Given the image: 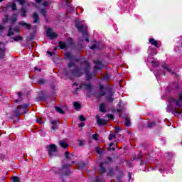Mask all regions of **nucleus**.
Instances as JSON below:
<instances>
[{"label":"nucleus","instance_id":"obj_1","mask_svg":"<svg viewBox=\"0 0 182 182\" xmlns=\"http://www.w3.org/2000/svg\"><path fill=\"white\" fill-rule=\"evenodd\" d=\"M82 65L83 66L82 68H76L71 71L72 76L79 77L80 76H82L83 73H85L87 76V80H90V79H92V74L89 73L90 70V63H89L87 61H84Z\"/></svg>","mask_w":182,"mask_h":182},{"label":"nucleus","instance_id":"obj_2","mask_svg":"<svg viewBox=\"0 0 182 182\" xmlns=\"http://www.w3.org/2000/svg\"><path fill=\"white\" fill-rule=\"evenodd\" d=\"M28 106L27 104H25L17 107L14 110V114H16V116H21V114H23V113H28Z\"/></svg>","mask_w":182,"mask_h":182},{"label":"nucleus","instance_id":"obj_3","mask_svg":"<svg viewBox=\"0 0 182 182\" xmlns=\"http://www.w3.org/2000/svg\"><path fill=\"white\" fill-rule=\"evenodd\" d=\"M73 45V40L72 38L68 39V44L63 41H59L58 46L60 49H68L69 46H72Z\"/></svg>","mask_w":182,"mask_h":182},{"label":"nucleus","instance_id":"obj_4","mask_svg":"<svg viewBox=\"0 0 182 182\" xmlns=\"http://www.w3.org/2000/svg\"><path fill=\"white\" fill-rule=\"evenodd\" d=\"M75 28H77V29H78V32H80L81 33H82V35H85V33H87V26H83V24L76 23Z\"/></svg>","mask_w":182,"mask_h":182},{"label":"nucleus","instance_id":"obj_5","mask_svg":"<svg viewBox=\"0 0 182 182\" xmlns=\"http://www.w3.org/2000/svg\"><path fill=\"white\" fill-rule=\"evenodd\" d=\"M47 149H48V151L50 157H52V156H53V153H56L58 150V146H56V145L53 144H51L47 146Z\"/></svg>","mask_w":182,"mask_h":182},{"label":"nucleus","instance_id":"obj_6","mask_svg":"<svg viewBox=\"0 0 182 182\" xmlns=\"http://www.w3.org/2000/svg\"><path fill=\"white\" fill-rule=\"evenodd\" d=\"M80 89H82V90H87L88 92H92V84H87L85 82H82L80 85Z\"/></svg>","mask_w":182,"mask_h":182},{"label":"nucleus","instance_id":"obj_7","mask_svg":"<svg viewBox=\"0 0 182 182\" xmlns=\"http://www.w3.org/2000/svg\"><path fill=\"white\" fill-rule=\"evenodd\" d=\"M47 36L49 39H56L58 38V33H52V28H49L47 29Z\"/></svg>","mask_w":182,"mask_h":182},{"label":"nucleus","instance_id":"obj_8","mask_svg":"<svg viewBox=\"0 0 182 182\" xmlns=\"http://www.w3.org/2000/svg\"><path fill=\"white\" fill-rule=\"evenodd\" d=\"M105 166H109V162H101L100 163V174L102 176V174H105L106 173V168H105Z\"/></svg>","mask_w":182,"mask_h":182},{"label":"nucleus","instance_id":"obj_9","mask_svg":"<svg viewBox=\"0 0 182 182\" xmlns=\"http://www.w3.org/2000/svg\"><path fill=\"white\" fill-rule=\"evenodd\" d=\"M1 45H4V43L0 41V60H4V58H5L6 48L5 47L1 48Z\"/></svg>","mask_w":182,"mask_h":182},{"label":"nucleus","instance_id":"obj_10","mask_svg":"<svg viewBox=\"0 0 182 182\" xmlns=\"http://www.w3.org/2000/svg\"><path fill=\"white\" fill-rule=\"evenodd\" d=\"M97 119V123L99 124V126H103L105 124H107V121H106L105 119H100V117L99 115L96 116Z\"/></svg>","mask_w":182,"mask_h":182},{"label":"nucleus","instance_id":"obj_11","mask_svg":"<svg viewBox=\"0 0 182 182\" xmlns=\"http://www.w3.org/2000/svg\"><path fill=\"white\" fill-rule=\"evenodd\" d=\"M149 43L155 46V48H160L161 44H159V41H156L154 38H149Z\"/></svg>","mask_w":182,"mask_h":182},{"label":"nucleus","instance_id":"obj_12","mask_svg":"<svg viewBox=\"0 0 182 182\" xmlns=\"http://www.w3.org/2000/svg\"><path fill=\"white\" fill-rule=\"evenodd\" d=\"M14 32H16L17 33H19V29H18V28L14 29L11 27H10L9 28V32H8L7 36H9V37L14 36V35H15V33H14Z\"/></svg>","mask_w":182,"mask_h":182},{"label":"nucleus","instance_id":"obj_13","mask_svg":"<svg viewBox=\"0 0 182 182\" xmlns=\"http://www.w3.org/2000/svg\"><path fill=\"white\" fill-rule=\"evenodd\" d=\"M18 21V14H14L9 18L10 23L14 25Z\"/></svg>","mask_w":182,"mask_h":182},{"label":"nucleus","instance_id":"obj_14","mask_svg":"<svg viewBox=\"0 0 182 182\" xmlns=\"http://www.w3.org/2000/svg\"><path fill=\"white\" fill-rule=\"evenodd\" d=\"M94 63L95 64V69H103V64L101 61L97 60L94 61Z\"/></svg>","mask_w":182,"mask_h":182},{"label":"nucleus","instance_id":"obj_15","mask_svg":"<svg viewBox=\"0 0 182 182\" xmlns=\"http://www.w3.org/2000/svg\"><path fill=\"white\" fill-rule=\"evenodd\" d=\"M59 144L63 149H68V147L69 146L68 143H66V141H63V140L60 141Z\"/></svg>","mask_w":182,"mask_h":182},{"label":"nucleus","instance_id":"obj_16","mask_svg":"<svg viewBox=\"0 0 182 182\" xmlns=\"http://www.w3.org/2000/svg\"><path fill=\"white\" fill-rule=\"evenodd\" d=\"M18 25H21V26H25L26 29H28V31L31 30V26H30V24H28L27 23L21 21L18 23Z\"/></svg>","mask_w":182,"mask_h":182},{"label":"nucleus","instance_id":"obj_17","mask_svg":"<svg viewBox=\"0 0 182 182\" xmlns=\"http://www.w3.org/2000/svg\"><path fill=\"white\" fill-rule=\"evenodd\" d=\"M33 23H38V22H39V16L38 15L37 13H34L33 15Z\"/></svg>","mask_w":182,"mask_h":182},{"label":"nucleus","instance_id":"obj_18","mask_svg":"<svg viewBox=\"0 0 182 182\" xmlns=\"http://www.w3.org/2000/svg\"><path fill=\"white\" fill-rule=\"evenodd\" d=\"M103 89H105V87L102 85H100V90L102 92L98 95V97H102V96H105L106 95V92L103 91Z\"/></svg>","mask_w":182,"mask_h":182},{"label":"nucleus","instance_id":"obj_19","mask_svg":"<svg viewBox=\"0 0 182 182\" xmlns=\"http://www.w3.org/2000/svg\"><path fill=\"white\" fill-rule=\"evenodd\" d=\"M100 111H101L102 113H106V105L104 103L100 105Z\"/></svg>","mask_w":182,"mask_h":182},{"label":"nucleus","instance_id":"obj_20","mask_svg":"<svg viewBox=\"0 0 182 182\" xmlns=\"http://www.w3.org/2000/svg\"><path fill=\"white\" fill-rule=\"evenodd\" d=\"M163 69L164 70H166V72H168L169 73H173V71H171V68L167 66V64L162 65Z\"/></svg>","mask_w":182,"mask_h":182},{"label":"nucleus","instance_id":"obj_21","mask_svg":"<svg viewBox=\"0 0 182 182\" xmlns=\"http://www.w3.org/2000/svg\"><path fill=\"white\" fill-rule=\"evenodd\" d=\"M155 126H156V122L154 121L148 122L147 124V127H149V129H153V127H155Z\"/></svg>","mask_w":182,"mask_h":182},{"label":"nucleus","instance_id":"obj_22","mask_svg":"<svg viewBox=\"0 0 182 182\" xmlns=\"http://www.w3.org/2000/svg\"><path fill=\"white\" fill-rule=\"evenodd\" d=\"M73 106L76 110H79V109L82 107V105H80V104L78 102H75L73 103Z\"/></svg>","mask_w":182,"mask_h":182},{"label":"nucleus","instance_id":"obj_23","mask_svg":"<svg viewBox=\"0 0 182 182\" xmlns=\"http://www.w3.org/2000/svg\"><path fill=\"white\" fill-rule=\"evenodd\" d=\"M65 154V158L67 159V160H70V159H72V157H73V154H70L69 151H66Z\"/></svg>","mask_w":182,"mask_h":182},{"label":"nucleus","instance_id":"obj_24","mask_svg":"<svg viewBox=\"0 0 182 182\" xmlns=\"http://www.w3.org/2000/svg\"><path fill=\"white\" fill-rule=\"evenodd\" d=\"M55 110L60 114H65V111H63V109H62V108H60L59 107H55Z\"/></svg>","mask_w":182,"mask_h":182},{"label":"nucleus","instance_id":"obj_25","mask_svg":"<svg viewBox=\"0 0 182 182\" xmlns=\"http://www.w3.org/2000/svg\"><path fill=\"white\" fill-rule=\"evenodd\" d=\"M70 167H72V165L70 164H67L62 166L61 170L63 171V170H66V168H70Z\"/></svg>","mask_w":182,"mask_h":182},{"label":"nucleus","instance_id":"obj_26","mask_svg":"<svg viewBox=\"0 0 182 182\" xmlns=\"http://www.w3.org/2000/svg\"><path fill=\"white\" fill-rule=\"evenodd\" d=\"M3 23H6L9 21V16L8 14L5 15V18L2 19Z\"/></svg>","mask_w":182,"mask_h":182},{"label":"nucleus","instance_id":"obj_27","mask_svg":"<svg viewBox=\"0 0 182 182\" xmlns=\"http://www.w3.org/2000/svg\"><path fill=\"white\" fill-rule=\"evenodd\" d=\"M71 173L72 172L70 171V170H67L65 173H62V177H65V176L68 177Z\"/></svg>","mask_w":182,"mask_h":182},{"label":"nucleus","instance_id":"obj_28","mask_svg":"<svg viewBox=\"0 0 182 182\" xmlns=\"http://www.w3.org/2000/svg\"><path fill=\"white\" fill-rule=\"evenodd\" d=\"M13 39L14 42H19V41H23V38H22L21 36H17V37H13Z\"/></svg>","mask_w":182,"mask_h":182},{"label":"nucleus","instance_id":"obj_29","mask_svg":"<svg viewBox=\"0 0 182 182\" xmlns=\"http://www.w3.org/2000/svg\"><path fill=\"white\" fill-rule=\"evenodd\" d=\"M114 139H116V134H110L108 137V140L112 141V140H114Z\"/></svg>","mask_w":182,"mask_h":182},{"label":"nucleus","instance_id":"obj_30","mask_svg":"<svg viewBox=\"0 0 182 182\" xmlns=\"http://www.w3.org/2000/svg\"><path fill=\"white\" fill-rule=\"evenodd\" d=\"M65 57L67 58V59H73V55H72L69 52L65 53Z\"/></svg>","mask_w":182,"mask_h":182},{"label":"nucleus","instance_id":"obj_31","mask_svg":"<svg viewBox=\"0 0 182 182\" xmlns=\"http://www.w3.org/2000/svg\"><path fill=\"white\" fill-rule=\"evenodd\" d=\"M83 36L85 39V41L87 43H89V34H87V33H84Z\"/></svg>","mask_w":182,"mask_h":182},{"label":"nucleus","instance_id":"obj_32","mask_svg":"<svg viewBox=\"0 0 182 182\" xmlns=\"http://www.w3.org/2000/svg\"><path fill=\"white\" fill-rule=\"evenodd\" d=\"M125 126H130V119H129L128 117L125 118V123H124Z\"/></svg>","mask_w":182,"mask_h":182},{"label":"nucleus","instance_id":"obj_33","mask_svg":"<svg viewBox=\"0 0 182 182\" xmlns=\"http://www.w3.org/2000/svg\"><path fill=\"white\" fill-rule=\"evenodd\" d=\"M93 140L97 141L99 140V134H94L92 135Z\"/></svg>","mask_w":182,"mask_h":182},{"label":"nucleus","instance_id":"obj_34","mask_svg":"<svg viewBox=\"0 0 182 182\" xmlns=\"http://www.w3.org/2000/svg\"><path fill=\"white\" fill-rule=\"evenodd\" d=\"M11 179L13 182H19V178L18 176H13Z\"/></svg>","mask_w":182,"mask_h":182},{"label":"nucleus","instance_id":"obj_35","mask_svg":"<svg viewBox=\"0 0 182 182\" xmlns=\"http://www.w3.org/2000/svg\"><path fill=\"white\" fill-rule=\"evenodd\" d=\"M46 83V80L40 79L38 80V85H45Z\"/></svg>","mask_w":182,"mask_h":182},{"label":"nucleus","instance_id":"obj_36","mask_svg":"<svg viewBox=\"0 0 182 182\" xmlns=\"http://www.w3.org/2000/svg\"><path fill=\"white\" fill-rule=\"evenodd\" d=\"M51 124L54 125V126H58V124H59V120H53V121H51Z\"/></svg>","mask_w":182,"mask_h":182},{"label":"nucleus","instance_id":"obj_37","mask_svg":"<svg viewBox=\"0 0 182 182\" xmlns=\"http://www.w3.org/2000/svg\"><path fill=\"white\" fill-rule=\"evenodd\" d=\"M106 99L108 100L110 103H113V100H114V99L112 97V95L106 97Z\"/></svg>","mask_w":182,"mask_h":182},{"label":"nucleus","instance_id":"obj_38","mask_svg":"<svg viewBox=\"0 0 182 182\" xmlns=\"http://www.w3.org/2000/svg\"><path fill=\"white\" fill-rule=\"evenodd\" d=\"M113 174H114L113 169L112 168H109V171L107 172V175L108 176H113Z\"/></svg>","mask_w":182,"mask_h":182},{"label":"nucleus","instance_id":"obj_39","mask_svg":"<svg viewBox=\"0 0 182 182\" xmlns=\"http://www.w3.org/2000/svg\"><path fill=\"white\" fill-rule=\"evenodd\" d=\"M151 63L152 65H154V66H159V62H157V60H153L151 62Z\"/></svg>","mask_w":182,"mask_h":182},{"label":"nucleus","instance_id":"obj_40","mask_svg":"<svg viewBox=\"0 0 182 182\" xmlns=\"http://www.w3.org/2000/svg\"><path fill=\"white\" fill-rule=\"evenodd\" d=\"M79 120H80V122H86V118H85V117H84L83 115H80V116L79 117Z\"/></svg>","mask_w":182,"mask_h":182},{"label":"nucleus","instance_id":"obj_41","mask_svg":"<svg viewBox=\"0 0 182 182\" xmlns=\"http://www.w3.org/2000/svg\"><path fill=\"white\" fill-rule=\"evenodd\" d=\"M41 15H43V16H46V10L45 9H41Z\"/></svg>","mask_w":182,"mask_h":182},{"label":"nucleus","instance_id":"obj_42","mask_svg":"<svg viewBox=\"0 0 182 182\" xmlns=\"http://www.w3.org/2000/svg\"><path fill=\"white\" fill-rule=\"evenodd\" d=\"M12 11H16V4L14 3L11 5Z\"/></svg>","mask_w":182,"mask_h":182},{"label":"nucleus","instance_id":"obj_43","mask_svg":"<svg viewBox=\"0 0 182 182\" xmlns=\"http://www.w3.org/2000/svg\"><path fill=\"white\" fill-rule=\"evenodd\" d=\"M107 116L111 120H113V119H114V117L113 116V114H107Z\"/></svg>","mask_w":182,"mask_h":182},{"label":"nucleus","instance_id":"obj_44","mask_svg":"<svg viewBox=\"0 0 182 182\" xmlns=\"http://www.w3.org/2000/svg\"><path fill=\"white\" fill-rule=\"evenodd\" d=\"M68 68H75V63L70 62V63L68 64Z\"/></svg>","mask_w":182,"mask_h":182},{"label":"nucleus","instance_id":"obj_45","mask_svg":"<svg viewBox=\"0 0 182 182\" xmlns=\"http://www.w3.org/2000/svg\"><path fill=\"white\" fill-rule=\"evenodd\" d=\"M122 131V129L120 127H117L115 129V133L117 134V133H120V132Z\"/></svg>","mask_w":182,"mask_h":182},{"label":"nucleus","instance_id":"obj_46","mask_svg":"<svg viewBox=\"0 0 182 182\" xmlns=\"http://www.w3.org/2000/svg\"><path fill=\"white\" fill-rule=\"evenodd\" d=\"M5 31V26L0 25V32H4Z\"/></svg>","mask_w":182,"mask_h":182},{"label":"nucleus","instance_id":"obj_47","mask_svg":"<svg viewBox=\"0 0 182 182\" xmlns=\"http://www.w3.org/2000/svg\"><path fill=\"white\" fill-rule=\"evenodd\" d=\"M20 5H23L25 4V0H17Z\"/></svg>","mask_w":182,"mask_h":182},{"label":"nucleus","instance_id":"obj_48","mask_svg":"<svg viewBox=\"0 0 182 182\" xmlns=\"http://www.w3.org/2000/svg\"><path fill=\"white\" fill-rule=\"evenodd\" d=\"M85 145V141L80 140L79 141V146H82Z\"/></svg>","mask_w":182,"mask_h":182},{"label":"nucleus","instance_id":"obj_49","mask_svg":"<svg viewBox=\"0 0 182 182\" xmlns=\"http://www.w3.org/2000/svg\"><path fill=\"white\" fill-rule=\"evenodd\" d=\"M21 11H22L21 16H23V17L26 16V13L25 12V11L23 9H22Z\"/></svg>","mask_w":182,"mask_h":182},{"label":"nucleus","instance_id":"obj_50","mask_svg":"<svg viewBox=\"0 0 182 182\" xmlns=\"http://www.w3.org/2000/svg\"><path fill=\"white\" fill-rule=\"evenodd\" d=\"M107 159L108 163H112V161H113V159L110 156H108Z\"/></svg>","mask_w":182,"mask_h":182},{"label":"nucleus","instance_id":"obj_51","mask_svg":"<svg viewBox=\"0 0 182 182\" xmlns=\"http://www.w3.org/2000/svg\"><path fill=\"white\" fill-rule=\"evenodd\" d=\"M56 129H58V125H53V126L51 127V129H52V130H56Z\"/></svg>","mask_w":182,"mask_h":182},{"label":"nucleus","instance_id":"obj_52","mask_svg":"<svg viewBox=\"0 0 182 182\" xmlns=\"http://www.w3.org/2000/svg\"><path fill=\"white\" fill-rule=\"evenodd\" d=\"M78 126L79 127H85V122H81Z\"/></svg>","mask_w":182,"mask_h":182},{"label":"nucleus","instance_id":"obj_53","mask_svg":"<svg viewBox=\"0 0 182 182\" xmlns=\"http://www.w3.org/2000/svg\"><path fill=\"white\" fill-rule=\"evenodd\" d=\"M48 5H49V3H48V1H44L43 4V6H48Z\"/></svg>","mask_w":182,"mask_h":182},{"label":"nucleus","instance_id":"obj_54","mask_svg":"<svg viewBox=\"0 0 182 182\" xmlns=\"http://www.w3.org/2000/svg\"><path fill=\"white\" fill-rule=\"evenodd\" d=\"M91 49H96V44H94L90 47Z\"/></svg>","mask_w":182,"mask_h":182},{"label":"nucleus","instance_id":"obj_55","mask_svg":"<svg viewBox=\"0 0 182 182\" xmlns=\"http://www.w3.org/2000/svg\"><path fill=\"white\" fill-rule=\"evenodd\" d=\"M34 70H38V72H42V69H41V68L38 69V68H36V67L34 68Z\"/></svg>","mask_w":182,"mask_h":182},{"label":"nucleus","instance_id":"obj_56","mask_svg":"<svg viewBox=\"0 0 182 182\" xmlns=\"http://www.w3.org/2000/svg\"><path fill=\"white\" fill-rule=\"evenodd\" d=\"M37 122L39 123L40 124H42V123H43L42 122V119H37Z\"/></svg>","mask_w":182,"mask_h":182},{"label":"nucleus","instance_id":"obj_57","mask_svg":"<svg viewBox=\"0 0 182 182\" xmlns=\"http://www.w3.org/2000/svg\"><path fill=\"white\" fill-rule=\"evenodd\" d=\"M167 112H171V108L170 107H167Z\"/></svg>","mask_w":182,"mask_h":182},{"label":"nucleus","instance_id":"obj_58","mask_svg":"<svg viewBox=\"0 0 182 182\" xmlns=\"http://www.w3.org/2000/svg\"><path fill=\"white\" fill-rule=\"evenodd\" d=\"M97 153H98V154H102V151H100V149H97Z\"/></svg>","mask_w":182,"mask_h":182},{"label":"nucleus","instance_id":"obj_59","mask_svg":"<svg viewBox=\"0 0 182 182\" xmlns=\"http://www.w3.org/2000/svg\"><path fill=\"white\" fill-rule=\"evenodd\" d=\"M154 55H157V51H155L154 53H151V55H152V56H154Z\"/></svg>","mask_w":182,"mask_h":182},{"label":"nucleus","instance_id":"obj_60","mask_svg":"<svg viewBox=\"0 0 182 182\" xmlns=\"http://www.w3.org/2000/svg\"><path fill=\"white\" fill-rule=\"evenodd\" d=\"M36 2H37V4H40V2H42V0H36Z\"/></svg>","mask_w":182,"mask_h":182},{"label":"nucleus","instance_id":"obj_61","mask_svg":"<svg viewBox=\"0 0 182 182\" xmlns=\"http://www.w3.org/2000/svg\"><path fill=\"white\" fill-rule=\"evenodd\" d=\"M48 55H50V56H52V53H50V51L47 52Z\"/></svg>","mask_w":182,"mask_h":182},{"label":"nucleus","instance_id":"obj_62","mask_svg":"<svg viewBox=\"0 0 182 182\" xmlns=\"http://www.w3.org/2000/svg\"><path fill=\"white\" fill-rule=\"evenodd\" d=\"M113 142L109 143V147H112L113 146Z\"/></svg>","mask_w":182,"mask_h":182},{"label":"nucleus","instance_id":"obj_63","mask_svg":"<svg viewBox=\"0 0 182 182\" xmlns=\"http://www.w3.org/2000/svg\"><path fill=\"white\" fill-rule=\"evenodd\" d=\"M18 97H22V93L19 92L18 93Z\"/></svg>","mask_w":182,"mask_h":182},{"label":"nucleus","instance_id":"obj_64","mask_svg":"<svg viewBox=\"0 0 182 182\" xmlns=\"http://www.w3.org/2000/svg\"><path fill=\"white\" fill-rule=\"evenodd\" d=\"M65 76H69V73H68V71H65Z\"/></svg>","mask_w":182,"mask_h":182}]
</instances>
